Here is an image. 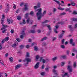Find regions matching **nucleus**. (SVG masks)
<instances>
[{"mask_svg": "<svg viewBox=\"0 0 77 77\" xmlns=\"http://www.w3.org/2000/svg\"><path fill=\"white\" fill-rule=\"evenodd\" d=\"M38 11V12L36 14L37 17H38V20H40L42 18V16H44L47 13V11L45 10L43 11V14H42V9L40 8L36 10L35 11Z\"/></svg>", "mask_w": 77, "mask_h": 77, "instance_id": "obj_1", "label": "nucleus"}, {"mask_svg": "<svg viewBox=\"0 0 77 77\" xmlns=\"http://www.w3.org/2000/svg\"><path fill=\"white\" fill-rule=\"evenodd\" d=\"M26 57L25 59L23 60V62H26V61L29 62V52L26 53Z\"/></svg>", "mask_w": 77, "mask_h": 77, "instance_id": "obj_2", "label": "nucleus"}, {"mask_svg": "<svg viewBox=\"0 0 77 77\" xmlns=\"http://www.w3.org/2000/svg\"><path fill=\"white\" fill-rule=\"evenodd\" d=\"M6 27H7V26L4 25L3 28L1 29V30H3L2 31V32L4 33H5V31L6 30V29H5Z\"/></svg>", "mask_w": 77, "mask_h": 77, "instance_id": "obj_3", "label": "nucleus"}, {"mask_svg": "<svg viewBox=\"0 0 77 77\" xmlns=\"http://www.w3.org/2000/svg\"><path fill=\"white\" fill-rule=\"evenodd\" d=\"M62 33L60 34H59L58 36L59 38H62L63 37V36L65 34V31L62 30Z\"/></svg>", "mask_w": 77, "mask_h": 77, "instance_id": "obj_4", "label": "nucleus"}, {"mask_svg": "<svg viewBox=\"0 0 77 77\" xmlns=\"http://www.w3.org/2000/svg\"><path fill=\"white\" fill-rule=\"evenodd\" d=\"M41 7V3L38 2L37 3V6H34V8L35 10L37 9H38V8H40Z\"/></svg>", "mask_w": 77, "mask_h": 77, "instance_id": "obj_5", "label": "nucleus"}, {"mask_svg": "<svg viewBox=\"0 0 77 77\" xmlns=\"http://www.w3.org/2000/svg\"><path fill=\"white\" fill-rule=\"evenodd\" d=\"M24 7L25 8H23L22 9L23 11H27L28 10V7H27V4H25L24 5Z\"/></svg>", "mask_w": 77, "mask_h": 77, "instance_id": "obj_6", "label": "nucleus"}, {"mask_svg": "<svg viewBox=\"0 0 77 77\" xmlns=\"http://www.w3.org/2000/svg\"><path fill=\"white\" fill-rule=\"evenodd\" d=\"M21 34L22 35L20 36V38L21 39H23L24 36L25 35V33L24 32V30L22 31L21 32Z\"/></svg>", "mask_w": 77, "mask_h": 77, "instance_id": "obj_7", "label": "nucleus"}, {"mask_svg": "<svg viewBox=\"0 0 77 77\" xmlns=\"http://www.w3.org/2000/svg\"><path fill=\"white\" fill-rule=\"evenodd\" d=\"M67 69L68 70L69 72H72V69L71 68V66H68Z\"/></svg>", "mask_w": 77, "mask_h": 77, "instance_id": "obj_8", "label": "nucleus"}, {"mask_svg": "<svg viewBox=\"0 0 77 77\" xmlns=\"http://www.w3.org/2000/svg\"><path fill=\"white\" fill-rule=\"evenodd\" d=\"M39 62H37L35 66H34V68L35 69H37L38 68H39Z\"/></svg>", "mask_w": 77, "mask_h": 77, "instance_id": "obj_9", "label": "nucleus"}, {"mask_svg": "<svg viewBox=\"0 0 77 77\" xmlns=\"http://www.w3.org/2000/svg\"><path fill=\"white\" fill-rule=\"evenodd\" d=\"M56 29H54V32H55V33H57V29L59 28V26L56 25L55 26Z\"/></svg>", "mask_w": 77, "mask_h": 77, "instance_id": "obj_10", "label": "nucleus"}, {"mask_svg": "<svg viewBox=\"0 0 77 77\" xmlns=\"http://www.w3.org/2000/svg\"><path fill=\"white\" fill-rule=\"evenodd\" d=\"M7 21L8 22V23L9 24H10L11 23H13V22L14 21V20H10V19H8L7 20Z\"/></svg>", "mask_w": 77, "mask_h": 77, "instance_id": "obj_11", "label": "nucleus"}, {"mask_svg": "<svg viewBox=\"0 0 77 77\" xmlns=\"http://www.w3.org/2000/svg\"><path fill=\"white\" fill-rule=\"evenodd\" d=\"M21 65L20 64H18L16 65L15 67V69H17L18 68H20L21 67Z\"/></svg>", "mask_w": 77, "mask_h": 77, "instance_id": "obj_12", "label": "nucleus"}, {"mask_svg": "<svg viewBox=\"0 0 77 77\" xmlns=\"http://www.w3.org/2000/svg\"><path fill=\"white\" fill-rule=\"evenodd\" d=\"M17 45H18V43L17 42H16L14 44L12 45L11 46L12 47H16Z\"/></svg>", "mask_w": 77, "mask_h": 77, "instance_id": "obj_13", "label": "nucleus"}, {"mask_svg": "<svg viewBox=\"0 0 77 77\" xmlns=\"http://www.w3.org/2000/svg\"><path fill=\"white\" fill-rule=\"evenodd\" d=\"M68 27L69 29H70V30L71 31H72V30H73V28H72V27L71 25H69Z\"/></svg>", "mask_w": 77, "mask_h": 77, "instance_id": "obj_14", "label": "nucleus"}, {"mask_svg": "<svg viewBox=\"0 0 77 77\" xmlns=\"http://www.w3.org/2000/svg\"><path fill=\"white\" fill-rule=\"evenodd\" d=\"M49 22H50V20H46L44 22H42V24H44V23H49Z\"/></svg>", "mask_w": 77, "mask_h": 77, "instance_id": "obj_15", "label": "nucleus"}, {"mask_svg": "<svg viewBox=\"0 0 77 77\" xmlns=\"http://www.w3.org/2000/svg\"><path fill=\"white\" fill-rule=\"evenodd\" d=\"M65 10L66 12L68 11L69 12H72V11L70 10V9L69 8H67L65 9Z\"/></svg>", "mask_w": 77, "mask_h": 77, "instance_id": "obj_16", "label": "nucleus"}, {"mask_svg": "<svg viewBox=\"0 0 77 77\" xmlns=\"http://www.w3.org/2000/svg\"><path fill=\"white\" fill-rule=\"evenodd\" d=\"M36 32L35 30H30L29 31V33H35Z\"/></svg>", "mask_w": 77, "mask_h": 77, "instance_id": "obj_17", "label": "nucleus"}, {"mask_svg": "<svg viewBox=\"0 0 77 77\" xmlns=\"http://www.w3.org/2000/svg\"><path fill=\"white\" fill-rule=\"evenodd\" d=\"M20 24H21V25H23V24H26V22L25 21V20H23V22H20Z\"/></svg>", "mask_w": 77, "mask_h": 77, "instance_id": "obj_18", "label": "nucleus"}, {"mask_svg": "<svg viewBox=\"0 0 77 77\" xmlns=\"http://www.w3.org/2000/svg\"><path fill=\"white\" fill-rule=\"evenodd\" d=\"M28 16H29V13H27L25 14V18H27L28 17Z\"/></svg>", "mask_w": 77, "mask_h": 77, "instance_id": "obj_19", "label": "nucleus"}, {"mask_svg": "<svg viewBox=\"0 0 77 77\" xmlns=\"http://www.w3.org/2000/svg\"><path fill=\"white\" fill-rule=\"evenodd\" d=\"M47 39V37H45L41 40V41H43L46 40Z\"/></svg>", "mask_w": 77, "mask_h": 77, "instance_id": "obj_20", "label": "nucleus"}, {"mask_svg": "<svg viewBox=\"0 0 77 77\" xmlns=\"http://www.w3.org/2000/svg\"><path fill=\"white\" fill-rule=\"evenodd\" d=\"M45 70L47 72H49V67H46L45 69Z\"/></svg>", "mask_w": 77, "mask_h": 77, "instance_id": "obj_21", "label": "nucleus"}, {"mask_svg": "<svg viewBox=\"0 0 77 77\" xmlns=\"http://www.w3.org/2000/svg\"><path fill=\"white\" fill-rule=\"evenodd\" d=\"M7 8L5 10H6V12H8V11H9V4H7Z\"/></svg>", "mask_w": 77, "mask_h": 77, "instance_id": "obj_22", "label": "nucleus"}, {"mask_svg": "<svg viewBox=\"0 0 77 77\" xmlns=\"http://www.w3.org/2000/svg\"><path fill=\"white\" fill-rule=\"evenodd\" d=\"M34 50L35 51H38V47L36 46H35L34 47Z\"/></svg>", "mask_w": 77, "mask_h": 77, "instance_id": "obj_23", "label": "nucleus"}, {"mask_svg": "<svg viewBox=\"0 0 77 77\" xmlns=\"http://www.w3.org/2000/svg\"><path fill=\"white\" fill-rule=\"evenodd\" d=\"M47 27H48L49 30H51V28L50 27V25H47Z\"/></svg>", "mask_w": 77, "mask_h": 77, "instance_id": "obj_24", "label": "nucleus"}, {"mask_svg": "<svg viewBox=\"0 0 77 77\" xmlns=\"http://www.w3.org/2000/svg\"><path fill=\"white\" fill-rule=\"evenodd\" d=\"M54 2H56L57 3V4H58V5H60V2L59 1H57L56 0H54Z\"/></svg>", "mask_w": 77, "mask_h": 77, "instance_id": "obj_25", "label": "nucleus"}, {"mask_svg": "<svg viewBox=\"0 0 77 77\" xmlns=\"http://www.w3.org/2000/svg\"><path fill=\"white\" fill-rule=\"evenodd\" d=\"M73 66L74 68H75L77 66V63L76 62H74L73 64Z\"/></svg>", "mask_w": 77, "mask_h": 77, "instance_id": "obj_26", "label": "nucleus"}, {"mask_svg": "<svg viewBox=\"0 0 77 77\" xmlns=\"http://www.w3.org/2000/svg\"><path fill=\"white\" fill-rule=\"evenodd\" d=\"M9 60L11 62H13V58L12 57H11L9 58Z\"/></svg>", "mask_w": 77, "mask_h": 77, "instance_id": "obj_27", "label": "nucleus"}, {"mask_svg": "<svg viewBox=\"0 0 77 77\" xmlns=\"http://www.w3.org/2000/svg\"><path fill=\"white\" fill-rule=\"evenodd\" d=\"M71 20L73 21H77V18H72Z\"/></svg>", "mask_w": 77, "mask_h": 77, "instance_id": "obj_28", "label": "nucleus"}, {"mask_svg": "<svg viewBox=\"0 0 77 77\" xmlns=\"http://www.w3.org/2000/svg\"><path fill=\"white\" fill-rule=\"evenodd\" d=\"M58 9L59 10H60L61 11H64L65 10V9L63 8H58Z\"/></svg>", "mask_w": 77, "mask_h": 77, "instance_id": "obj_29", "label": "nucleus"}, {"mask_svg": "<svg viewBox=\"0 0 77 77\" xmlns=\"http://www.w3.org/2000/svg\"><path fill=\"white\" fill-rule=\"evenodd\" d=\"M1 23L2 26H4V20L1 19Z\"/></svg>", "mask_w": 77, "mask_h": 77, "instance_id": "obj_30", "label": "nucleus"}, {"mask_svg": "<svg viewBox=\"0 0 77 77\" xmlns=\"http://www.w3.org/2000/svg\"><path fill=\"white\" fill-rule=\"evenodd\" d=\"M39 58V55H37L35 57L36 60H38Z\"/></svg>", "mask_w": 77, "mask_h": 77, "instance_id": "obj_31", "label": "nucleus"}, {"mask_svg": "<svg viewBox=\"0 0 77 77\" xmlns=\"http://www.w3.org/2000/svg\"><path fill=\"white\" fill-rule=\"evenodd\" d=\"M30 14L31 15L33 16V15H34V13L33 12V11H31L30 13Z\"/></svg>", "mask_w": 77, "mask_h": 77, "instance_id": "obj_32", "label": "nucleus"}, {"mask_svg": "<svg viewBox=\"0 0 77 77\" xmlns=\"http://www.w3.org/2000/svg\"><path fill=\"white\" fill-rule=\"evenodd\" d=\"M73 42V40L72 39H71L70 40V44H72V42Z\"/></svg>", "mask_w": 77, "mask_h": 77, "instance_id": "obj_33", "label": "nucleus"}, {"mask_svg": "<svg viewBox=\"0 0 77 77\" xmlns=\"http://www.w3.org/2000/svg\"><path fill=\"white\" fill-rule=\"evenodd\" d=\"M72 50L73 52H77V50L75 48L73 49Z\"/></svg>", "mask_w": 77, "mask_h": 77, "instance_id": "obj_34", "label": "nucleus"}, {"mask_svg": "<svg viewBox=\"0 0 77 77\" xmlns=\"http://www.w3.org/2000/svg\"><path fill=\"white\" fill-rule=\"evenodd\" d=\"M66 14V13L65 12H63L62 13H60V16H61V15H65Z\"/></svg>", "mask_w": 77, "mask_h": 77, "instance_id": "obj_35", "label": "nucleus"}, {"mask_svg": "<svg viewBox=\"0 0 77 77\" xmlns=\"http://www.w3.org/2000/svg\"><path fill=\"white\" fill-rule=\"evenodd\" d=\"M71 5H72L73 6H75V4L74 3V2H71Z\"/></svg>", "mask_w": 77, "mask_h": 77, "instance_id": "obj_36", "label": "nucleus"}, {"mask_svg": "<svg viewBox=\"0 0 77 77\" xmlns=\"http://www.w3.org/2000/svg\"><path fill=\"white\" fill-rule=\"evenodd\" d=\"M45 68V64H43L42 66V69H44Z\"/></svg>", "mask_w": 77, "mask_h": 77, "instance_id": "obj_37", "label": "nucleus"}, {"mask_svg": "<svg viewBox=\"0 0 77 77\" xmlns=\"http://www.w3.org/2000/svg\"><path fill=\"white\" fill-rule=\"evenodd\" d=\"M0 63H1V65H4V63H3V61L2 60H0Z\"/></svg>", "mask_w": 77, "mask_h": 77, "instance_id": "obj_38", "label": "nucleus"}, {"mask_svg": "<svg viewBox=\"0 0 77 77\" xmlns=\"http://www.w3.org/2000/svg\"><path fill=\"white\" fill-rule=\"evenodd\" d=\"M17 18L18 20H20L21 19V17L20 16H18Z\"/></svg>", "mask_w": 77, "mask_h": 77, "instance_id": "obj_39", "label": "nucleus"}, {"mask_svg": "<svg viewBox=\"0 0 77 77\" xmlns=\"http://www.w3.org/2000/svg\"><path fill=\"white\" fill-rule=\"evenodd\" d=\"M57 59V57H54V58H52V60H53V61H54V60H56Z\"/></svg>", "mask_w": 77, "mask_h": 77, "instance_id": "obj_40", "label": "nucleus"}, {"mask_svg": "<svg viewBox=\"0 0 77 77\" xmlns=\"http://www.w3.org/2000/svg\"><path fill=\"white\" fill-rule=\"evenodd\" d=\"M29 62H27V63H24V66H27L29 64Z\"/></svg>", "mask_w": 77, "mask_h": 77, "instance_id": "obj_41", "label": "nucleus"}, {"mask_svg": "<svg viewBox=\"0 0 77 77\" xmlns=\"http://www.w3.org/2000/svg\"><path fill=\"white\" fill-rule=\"evenodd\" d=\"M57 24H61V25H63V24H64V22H58Z\"/></svg>", "mask_w": 77, "mask_h": 77, "instance_id": "obj_42", "label": "nucleus"}, {"mask_svg": "<svg viewBox=\"0 0 77 77\" xmlns=\"http://www.w3.org/2000/svg\"><path fill=\"white\" fill-rule=\"evenodd\" d=\"M61 47L62 48L64 49L65 48V45H61Z\"/></svg>", "mask_w": 77, "mask_h": 77, "instance_id": "obj_43", "label": "nucleus"}, {"mask_svg": "<svg viewBox=\"0 0 77 77\" xmlns=\"http://www.w3.org/2000/svg\"><path fill=\"white\" fill-rule=\"evenodd\" d=\"M24 47V46L23 45H21L20 46V48L21 49H22V48H23Z\"/></svg>", "mask_w": 77, "mask_h": 77, "instance_id": "obj_44", "label": "nucleus"}, {"mask_svg": "<svg viewBox=\"0 0 77 77\" xmlns=\"http://www.w3.org/2000/svg\"><path fill=\"white\" fill-rule=\"evenodd\" d=\"M62 57L63 59H66V55H64L62 56Z\"/></svg>", "mask_w": 77, "mask_h": 77, "instance_id": "obj_45", "label": "nucleus"}, {"mask_svg": "<svg viewBox=\"0 0 77 77\" xmlns=\"http://www.w3.org/2000/svg\"><path fill=\"white\" fill-rule=\"evenodd\" d=\"M16 40L17 42H20L21 41V40L20 39V38H17L16 39Z\"/></svg>", "mask_w": 77, "mask_h": 77, "instance_id": "obj_46", "label": "nucleus"}, {"mask_svg": "<svg viewBox=\"0 0 77 77\" xmlns=\"http://www.w3.org/2000/svg\"><path fill=\"white\" fill-rule=\"evenodd\" d=\"M33 23V20H30L29 21V24H32V23Z\"/></svg>", "mask_w": 77, "mask_h": 77, "instance_id": "obj_47", "label": "nucleus"}, {"mask_svg": "<svg viewBox=\"0 0 77 77\" xmlns=\"http://www.w3.org/2000/svg\"><path fill=\"white\" fill-rule=\"evenodd\" d=\"M9 37H7L5 39V40L6 41H8V40H9Z\"/></svg>", "mask_w": 77, "mask_h": 77, "instance_id": "obj_48", "label": "nucleus"}, {"mask_svg": "<svg viewBox=\"0 0 77 77\" xmlns=\"http://www.w3.org/2000/svg\"><path fill=\"white\" fill-rule=\"evenodd\" d=\"M36 26H37L36 25H34L32 26V28L33 29H35Z\"/></svg>", "mask_w": 77, "mask_h": 77, "instance_id": "obj_49", "label": "nucleus"}, {"mask_svg": "<svg viewBox=\"0 0 77 77\" xmlns=\"http://www.w3.org/2000/svg\"><path fill=\"white\" fill-rule=\"evenodd\" d=\"M37 45V44L36 43H33L32 44V46H33V45Z\"/></svg>", "mask_w": 77, "mask_h": 77, "instance_id": "obj_50", "label": "nucleus"}, {"mask_svg": "<svg viewBox=\"0 0 77 77\" xmlns=\"http://www.w3.org/2000/svg\"><path fill=\"white\" fill-rule=\"evenodd\" d=\"M64 65H65V63L63 62H62L61 64V66H63Z\"/></svg>", "mask_w": 77, "mask_h": 77, "instance_id": "obj_51", "label": "nucleus"}, {"mask_svg": "<svg viewBox=\"0 0 77 77\" xmlns=\"http://www.w3.org/2000/svg\"><path fill=\"white\" fill-rule=\"evenodd\" d=\"M43 57H40V62H42V60H43L44 59H43Z\"/></svg>", "mask_w": 77, "mask_h": 77, "instance_id": "obj_52", "label": "nucleus"}, {"mask_svg": "<svg viewBox=\"0 0 77 77\" xmlns=\"http://www.w3.org/2000/svg\"><path fill=\"white\" fill-rule=\"evenodd\" d=\"M42 62L43 63H45L46 61L45 59H43L42 61Z\"/></svg>", "mask_w": 77, "mask_h": 77, "instance_id": "obj_53", "label": "nucleus"}, {"mask_svg": "<svg viewBox=\"0 0 77 77\" xmlns=\"http://www.w3.org/2000/svg\"><path fill=\"white\" fill-rule=\"evenodd\" d=\"M5 19V15H2V18L1 20H4Z\"/></svg>", "mask_w": 77, "mask_h": 77, "instance_id": "obj_54", "label": "nucleus"}, {"mask_svg": "<svg viewBox=\"0 0 77 77\" xmlns=\"http://www.w3.org/2000/svg\"><path fill=\"white\" fill-rule=\"evenodd\" d=\"M56 37H53L52 41H54V40H56Z\"/></svg>", "mask_w": 77, "mask_h": 77, "instance_id": "obj_55", "label": "nucleus"}, {"mask_svg": "<svg viewBox=\"0 0 77 77\" xmlns=\"http://www.w3.org/2000/svg\"><path fill=\"white\" fill-rule=\"evenodd\" d=\"M6 41V40L5 39H4V40H2V44H3V43H4V42H5Z\"/></svg>", "mask_w": 77, "mask_h": 77, "instance_id": "obj_56", "label": "nucleus"}, {"mask_svg": "<svg viewBox=\"0 0 77 77\" xmlns=\"http://www.w3.org/2000/svg\"><path fill=\"white\" fill-rule=\"evenodd\" d=\"M70 52V51H67L66 53H67V54H68V55H69V53Z\"/></svg>", "mask_w": 77, "mask_h": 77, "instance_id": "obj_57", "label": "nucleus"}, {"mask_svg": "<svg viewBox=\"0 0 77 77\" xmlns=\"http://www.w3.org/2000/svg\"><path fill=\"white\" fill-rule=\"evenodd\" d=\"M73 14H75V15H76L77 14V12L76 11H74L73 12Z\"/></svg>", "mask_w": 77, "mask_h": 77, "instance_id": "obj_58", "label": "nucleus"}, {"mask_svg": "<svg viewBox=\"0 0 77 77\" xmlns=\"http://www.w3.org/2000/svg\"><path fill=\"white\" fill-rule=\"evenodd\" d=\"M11 33H14V30L13 29H12L11 31Z\"/></svg>", "mask_w": 77, "mask_h": 77, "instance_id": "obj_59", "label": "nucleus"}, {"mask_svg": "<svg viewBox=\"0 0 77 77\" xmlns=\"http://www.w3.org/2000/svg\"><path fill=\"white\" fill-rule=\"evenodd\" d=\"M26 22H27V23L28 24L29 23V18H28V19H27V20H26Z\"/></svg>", "mask_w": 77, "mask_h": 77, "instance_id": "obj_60", "label": "nucleus"}, {"mask_svg": "<svg viewBox=\"0 0 77 77\" xmlns=\"http://www.w3.org/2000/svg\"><path fill=\"white\" fill-rule=\"evenodd\" d=\"M24 5V3L22 2L21 4L20 5V6H23Z\"/></svg>", "mask_w": 77, "mask_h": 77, "instance_id": "obj_61", "label": "nucleus"}, {"mask_svg": "<svg viewBox=\"0 0 77 77\" xmlns=\"http://www.w3.org/2000/svg\"><path fill=\"white\" fill-rule=\"evenodd\" d=\"M44 74H45V72H42L41 73L42 75H44Z\"/></svg>", "mask_w": 77, "mask_h": 77, "instance_id": "obj_62", "label": "nucleus"}, {"mask_svg": "<svg viewBox=\"0 0 77 77\" xmlns=\"http://www.w3.org/2000/svg\"><path fill=\"white\" fill-rule=\"evenodd\" d=\"M42 45H43V46H45V45H46V43L44 42L43 43Z\"/></svg>", "mask_w": 77, "mask_h": 77, "instance_id": "obj_63", "label": "nucleus"}, {"mask_svg": "<svg viewBox=\"0 0 77 77\" xmlns=\"http://www.w3.org/2000/svg\"><path fill=\"white\" fill-rule=\"evenodd\" d=\"M74 27L75 28H77V24H75Z\"/></svg>", "mask_w": 77, "mask_h": 77, "instance_id": "obj_64", "label": "nucleus"}]
</instances>
